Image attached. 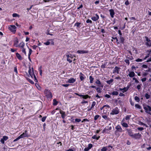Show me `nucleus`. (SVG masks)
<instances>
[{
	"label": "nucleus",
	"mask_w": 151,
	"mask_h": 151,
	"mask_svg": "<svg viewBox=\"0 0 151 151\" xmlns=\"http://www.w3.org/2000/svg\"><path fill=\"white\" fill-rule=\"evenodd\" d=\"M28 73L31 78H34L35 82L37 81L36 78L34 74L33 68H32V69L29 68L28 70Z\"/></svg>",
	"instance_id": "obj_1"
},
{
	"label": "nucleus",
	"mask_w": 151,
	"mask_h": 151,
	"mask_svg": "<svg viewBox=\"0 0 151 151\" xmlns=\"http://www.w3.org/2000/svg\"><path fill=\"white\" fill-rule=\"evenodd\" d=\"M16 28L17 27L14 25H10L9 26V29L14 34L15 33Z\"/></svg>",
	"instance_id": "obj_2"
},
{
	"label": "nucleus",
	"mask_w": 151,
	"mask_h": 151,
	"mask_svg": "<svg viewBox=\"0 0 151 151\" xmlns=\"http://www.w3.org/2000/svg\"><path fill=\"white\" fill-rule=\"evenodd\" d=\"M144 109L145 110V112L150 114L151 112V107L148 105H145L143 106Z\"/></svg>",
	"instance_id": "obj_3"
},
{
	"label": "nucleus",
	"mask_w": 151,
	"mask_h": 151,
	"mask_svg": "<svg viewBox=\"0 0 151 151\" xmlns=\"http://www.w3.org/2000/svg\"><path fill=\"white\" fill-rule=\"evenodd\" d=\"M119 113V109L116 107L112 110L110 114L111 115H114L118 114Z\"/></svg>",
	"instance_id": "obj_4"
},
{
	"label": "nucleus",
	"mask_w": 151,
	"mask_h": 151,
	"mask_svg": "<svg viewBox=\"0 0 151 151\" xmlns=\"http://www.w3.org/2000/svg\"><path fill=\"white\" fill-rule=\"evenodd\" d=\"M67 60L69 63H71L72 61L73 56L71 54H66Z\"/></svg>",
	"instance_id": "obj_5"
},
{
	"label": "nucleus",
	"mask_w": 151,
	"mask_h": 151,
	"mask_svg": "<svg viewBox=\"0 0 151 151\" xmlns=\"http://www.w3.org/2000/svg\"><path fill=\"white\" fill-rule=\"evenodd\" d=\"M146 39V42L145 45L147 47H150L151 46V40L148 38L147 37H145Z\"/></svg>",
	"instance_id": "obj_6"
},
{
	"label": "nucleus",
	"mask_w": 151,
	"mask_h": 151,
	"mask_svg": "<svg viewBox=\"0 0 151 151\" xmlns=\"http://www.w3.org/2000/svg\"><path fill=\"white\" fill-rule=\"evenodd\" d=\"M21 138H23L25 137H28L29 135L27 130H25L24 132L19 136Z\"/></svg>",
	"instance_id": "obj_7"
},
{
	"label": "nucleus",
	"mask_w": 151,
	"mask_h": 151,
	"mask_svg": "<svg viewBox=\"0 0 151 151\" xmlns=\"http://www.w3.org/2000/svg\"><path fill=\"white\" fill-rule=\"evenodd\" d=\"M44 92L47 98H51L52 97V93L50 91L45 90Z\"/></svg>",
	"instance_id": "obj_8"
},
{
	"label": "nucleus",
	"mask_w": 151,
	"mask_h": 151,
	"mask_svg": "<svg viewBox=\"0 0 151 151\" xmlns=\"http://www.w3.org/2000/svg\"><path fill=\"white\" fill-rule=\"evenodd\" d=\"M44 44L46 45H49L50 44L51 45H53L54 43L53 40L49 39L46 42H44Z\"/></svg>",
	"instance_id": "obj_9"
},
{
	"label": "nucleus",
	"mask_w": 151,
	"mask_h": 151,
	"mask_svg": "<svg viewBox=\"0 0 151 151\" xmlns=\"http://www.w3.org/2000/svg\"><path fill=\"white\" fill-rule=\"evenodd\" d=\"M121 68H120L117 67L116 66L114 69L113 70V73H116L117 74H119V71L120 70Z\"/></svg>",
	"instance_id": "obj_10"
},
{
	"label": "nucleus",
	"mask_w": 151,
	"mask_h": 151,
	"mask_svg": "<svg viewBox=\"0 0 151 151\" xmlns=\"http://www.w3.org/2000/svg\"><path fill=\"white\" fill-rule=\"evenodd\" d=\"M88 51L81 50L77 51L76 53L80 54L87 53H88Z\"/></svg>",
	"instance_id": "obj_11"
},
{
	"label": "nucleus",
	"mask_w": 151,
	"mask_h": 151,
	"mask_svg": "<svg viewBox=\"0 0 151 151\" xmlns=\"http://www.w3.org/2000/svg\"><path fill=\"white\" fill-rule=\"evenodd\" d=\"M141 137V135L139 133L134 134L132 138L135 139H139Z\"/></svg>",
	"instance_id": "obj_12"
},
{
	"label": "nucleus",
	"mask_w": 151,
	"mask_h": 151,
	"mask_svg": "<svg viewBox=\"0 0 151 151\" xmlns=\"http://www.w3.org/2000/svg\"><path fill=\"white\" fill-rule=\"evenodd\" d=\"M8 139V137L6 136H4L2 138H1L0 140V142L2 144H4V142L7 140Z\"/></svg>",
	"instance_id": "obj_13"
},
{
	"label": "nucleus",
	"mask_w": 151,
	"mask_h": 151,
	"mask_svg": "<svg viewBox=\"0 0 151 151\" xmlns=\"http://www.w3.org/2000/svg\"><path fill=\"white\" fill-rule=\"evenodd\" d=\"M19 41L17 38L16 37L15 38L14 40V46L16 47H18Z\"/></svg>",
	"instance_id": "obj_14"
},
{
	"label": "nucleus",
	"mask_w": 151,
	"mask_h": 151,
	"mask_svg": "<svg viewBox=\"0 0 151 151\" xmlns=\"http://www.w3.org/2000/svg\"><path fill=\"white\" fill-rule=\"evenodd\" d=\"M93 146L92 144H89L88 145V147L84 148V151H88L92 148Z\"/></svg>",
	"instance_id": "obj_15"
},
{
	"label": "nucleus",
	"mask_w": 151,
	"mask_h": 151,
	"mask_svg": "<svg viewBox=\"0 0 151 151\" xmlns=\"http://www.w3.org/2000/svg\"><path fill=\"white\" fill-rule=\"evenodd\" d=\"M99 18V15L97 14H95V16L92 17L91 18V19L93 21L95 22L98 20Z\"/></svg>",
	"instance_id": "obj_16"
},
{
	"label": "nucleus",
	"mask_w": 151,
	"mask_h": 151,
	"mask_svg": "<svg viewBox=\"0 0 151 151\" xmlns=\"http://www.w3.org/2000/svg\"><path fill=\"white\" fill-rule=\"evenodd\" d=\"M95 83L97 84L98 86L99 87H101L103 88V85L99 81V79H97L96 82H95Z\"/></svg>",
	"instance_id": "obj_17"
},
{
	"label": "nucleus",
	"mask_w": 151,
	"mask_h": 151,
	"mask_svg": "<svg viewBox=\"0 0 151 151\" xmlns=\"http://www.w3.org/2000/svg\"><path fill=\"white\" fill-rule=\"evenodd\" d=\"M116 129L117 130L115 131V132H116L117 131L122 132V129L119 125H117L115 127Z\"/></svg>",
	"instance_id": "obj_18"
},
{
	"label": "nucleus",
	"mask_w": 151,
	"mask_h": 151,
	"mask_svg": "<svg viewBox=\"0 0 151 151\" xmlns=\"http://www.w3.org/2000/svg\"><path fill=\"white\" fill-rule=\"evenodd\" d=\"M124 119L121 122V124L123 127H128V125L127 123L124 122Z\"/></svg>",
	"instance_id": "obj_19"
},
{
	"label": "nucleus",
	"mask_w": 151,
	"mask_h": 151,
	"mask_svg": "<svg viewBox=\"0 0 151 151\" xmlns=\"http://www.w3.org/2000/svg\"><path fill=\"white\" fill-rule=\"evenodd\" d=\"M79 77L80 80L82 81L85 78V76L81 73V72L79 75Z\"/></svg>",
	"instance_id": "obj_20"
},
{
	"label": "nucleus",
	"mask_w": 151,
	"mask_h": 151,
	"mask_svg": "<svg viewBox=\"0 0 151 151\" xmlns=\"http://www.w3.org/2000/svg\"><path fill=\"white\" fill-rule=\"evenodd\" d=\"M76 81V79H74L73 78H71L69 79L67 81L69 83H73L75 82Z\"/></svg>",
	"instance_id": "obj_21"
},
{
	"label": "nucleus",
	"mask_w": 151,
	"mask_h": 151,
	"mask_svg": "<svg viewBox=\"0 0 151 151\" xmlns=\"http://www.w3.org/2000/svg\"><path fill=\"white\" fill-rule=\"evenodd\" d=\"M109 12L111 17L112 18H113L115 14L114 10L113 9H111L109 10Z\"/></svg>",
	"instance_id": "obj_22"
},
{
	"label": "nucleus",
	"mask_w": 151,
	"mask_h": 151,
	"mask_svg": "<svg viewBox=\"0 0 151 151\" xmlns=\"http://www.w3.org/2000/svg\"><path fill=\"white\" fill-rule=\"evenodd\" d=\"M135 75V74L134 72L132 71H130L129 72V74H128V75L129 77L131 78H132Z\"/></svg>",
	"instance_id": "obj_23"
},
{
	"label": "nucleus",
	"mask_w": 151,
	"mask_h": 151,
	"mask_svg": "<svg viewBox=\"0 0 151 151\" xmlns=\"http://www.w3.org/2000/svg\"><path fill=\"white\" fill-rule=\"evenodd\" d=\"M60 113L61 114L62 118L63 119H64L66 116L65 112L64 111L60 110Z\"/></svg>",
	"instance_id": "obj_24"
},
{
	"label": "nucleus",
	"mask_w": 151,
	"mask_h": 151,
	"mask_svg": "<svg viewBox=\"0 0 151 151\" xmlns=\"http://www.w3.org/2000/svg\"><path fill=\"white\" fill-rule=\"evenodd\" d=\"M114 81V79H111L110 80L106 81L107 83L109 85H112L113 84V82Z\"/></svg>",
	"instance_id": "obj_25"
},
{
	"label": "nucleus",
	"mask_w": 151,
	"mask_h": 151,
	"mask_svg": "<svg viewBox=\"0 0 151 151\" xmlns=\"http://www.w3.org/2000/svg\"><path fill=\"white\" fill-rule=\"evenodd\" d=\"M129 85L127 86V87H124L123 88H122V92L123 93H124L126 92L129 89Z\"/></svg>",
	"instance_id": "obj_26"
},
{
	"label": "nucleus",
	"mask_w": 151,
	"mask_h": 151,
	"mask_svg": "<svg viewBox=\"0 0 151 151\" xmlns=\"http://www.w3.org/2000/svg\"><path fill=\"white\" fill-rule=\"evenodd\" d=\"M127 132L129 135L132 137L134 134H133L132 131L130 130L127 129Z\"/></svg>",
	"instance_id": "obj_27"
},
{
	"label": "nucleus",
	"mask_w": 151,
	"mask_h": 151,
	"mask_svg": "<svg viewBox=\"0 0 151 151\" xmlns=\"http://www.w3.org/2000/svg\"><path fill=\"white\" fill-rule=\"evenodd\" d=\"M109 93L110 95H112L114 96H117L118 95L119 93L116 91H113L111 93Z\"/></svg>",
	"instance_id": "obj_28"
},
{
	"label": "nucleus",
	"mask_w": 151,
	"mask_h": 151,
	"mask_svg": "<svg viewBox=\"0 0 151 151\" xmlns=\"http://www.w3.org/2000/svg\"><path fill=\"white\" fill-rule=\"evenodd\" d=\"M16 56L17 58L20 60H22V58L21 55L18 52L16 54Z\"/></svg>",
	"instance_id": "obj_29"
},
{
	"label": "nucleus",
	"mask_w": 151,
	"mask_h": 151,
	"mask_svg": "<svg viewBox=\"0 0 151 151\" xmlns=\"http://www.w3.org/2000/svg\"><path fill=\"white\" fill-rule=\"evenodd\" d=\"M24 43L23 42H22L18 45L19 47H21V48H24Z\"/></svg>",
	"instance_id": "obj_30"
},
{
	"label": "nucleus",
	"mask_w": 151,
	"mask_h": 151,
	"mask_svg": "<svg viewBox=\"0 0 151 151\" xmlns=\"http://www.w3.org/2000/svg\"><path fill=\"white\" fill-rule=\"evenodd\" d=\"M89 79L90 80V83H93L94 78H93L91 76H90Z\"/></svg>",
	"instance_id": "obj_31"
},
{
	"label": "nucleus",
	"mask_w": 151,
	"mask_h": 151,
	"mask_svg": "<svg viewBox=\"0 0 151 151\" xmlns=\"http://www.w3.org/2000/svg\"><path fill=\"white\" fill-rule=\"evenodd\" d=\"M138 124L139 125H141L144 126H145L146 127H148V126H147V125L146 124L143 123L142 122H141V121L139 122Z\"/></svg>",
	"instance_id": "obj_32"
},
{
	"label": "nucleus",
	"mask_w": 151,
	"mask_h": 151,
	"mask_svg": "<svg viewBox=\"0 0 151 151\" xmlns=\"http://www.w3.org/2000/svg\"><path fill=\"white\" fill-rule=\"evenodd\" d=\"M119 38L121 42L122 43H123L124 41V38L122 36H120Z\"/></svg>",
	"instance_id": "obj_33"
},
{
	"label": "nucleus",
	"mask_w": 151,
	"mask_h": 151,
	"mask_svg": "<svg viewBox=\"0 0 151 151\" xmlns=\"http://www.w3.org/2000/svg\"><path fill=\"white\" fill-rule=\"evenodd\" d=\"M100 138V136H99L98 137L96 136V135H94V136H93L92 138L93 139H96V140H98L99 138Z\"/></svg>",
	"instance_id": "obj_34"
},
{
	"label": "nucleus",
	"mask_w": 151,
	"mask_h": 151,
	"mask_svg": "<svg viewBox=\"0 0 151 151\" xmlns=\"http://www.w3.org/2000/svg\"><path fill=\"white\" fill-rule=\"evenodd\" d=\"M58 102L56 101L55 99L53 100V105L54 106L57 105L58 104Z\"/></svg>",
	"instance_id": "obj_35"
},
{
	"label": "nucleus",
	"mask_w": 151,
	"mask_h": 151,
	"mask_svg": "<svg viewBox=\"0 0 151 151\" xmlns=\"http://www.w3.org/2000/svg\"><path fill=\"white\" fill-rule=\"evenodd\" d=\"M96 90L99 93H101V92L102 89L99 87H97L96 88Z\"/></svg>",
	"instance_id": "obj_36"
},
{
	"label": "nucleus",
	"mask_w": 151,
	"mask_h": 151,
	"mask_svg": "<svg viewBox=\"0 0 151 151\" xmlns=\"http://www.w3.org/2000/svg\"><path fill=\"white\" fill-rule=\"evenodd\" d=\"M107 150V147H103L101 150V151H106Z\"/></svg>",
	"instance_id": "obj_37"
},
{
	"label": "nucleus",
	"mask_w": 151,
	"mask_h": 151,
	"mask_svg": "<svg viewBox=\"0 0 151 151\" xmlns=\"http://www.w3.org/2000/svg\"><path fill=\"white\" fill-rule=\"evenodd\" d=\"M135 107L136 108L138 109H142V107L141 106L139 105L138 104H136L135 105Z\"/></svg>",
	"instance_id": "obj_38"
},
{
	"label": "nucleus",
	"mask_w": 151,
	"mask_h": 151,
	"mask_svg": "<svg viewBox=\"0 0 151 151\" xmlns=\"http://www.w3.org/2000/svg\"><path fill=\"white\" fill-rule=\"evenodd\" d=\"M131 117V115H127L125 118V119L126 120H128Z\"/></svg>",
	"instance_id": "obj_39"
},
{
	"label": "nucleus",
	"mask_w": 151,
	"mask_h": 151,
	"mask_svg": "<svg viewBox=\"0 0 151 151\" xmlns=\"http://www.w3.org/2000/svg\"><path fill=\"white\" fill-rule=\"evenodd\" d=\"M145 97L146 99H147L150 98V96L147 93H146L145 95Z\"/></svg>",
	"instance_id": "obj_40"
},
{
	"label": "nucleus",
	"mask_w": 151,
	"mask_h": 151,
	"mask_svg": "<svg viewBox=\"0 0 151 151\" xmlns=\"http://www.w3.org/2000/svg\"><path fill=\"white\" fill-rule=\"evenodd\" d=\"M12 16L13 17H19V15L16 13H14L12 14Z\"/></svg>",
	"instance_id": "obj_41"
},
{
	"label": "nucleus",
	"mask_w": 151,
	"mask_h": 151,
	"mask_svg": "<svg viewBox=\"0 0 151 151\" xmlns=\"http://www.w3.org/2000/svg\"><path fill=\"white\" fill-rule=\"evenodd\" d=\"M134 100L137 102H139L140 101L139 98L137 96H136L134 97Z\"/></svg>",
	"instance_id": "obj_42"
},
{
	"label": "nucleus",
	"mask_w": 151,
	"mask_h": 151,
	"mask_svg": "<svg viewBox=\"0 0 151 151\" xmlns=\"http://www.w3.org/2000/svg\"><path fill=\"white\" fill-rule=\"evenodd\" d=\"M133 49V51L134 52L135 54H137V51L136 49L134 48V47H132Z\"/></svg>",
	"instance_id": "obj_43"
},
{
	"label": "nucleus",
	"mask_w": 151,
	"mask_h": 151,
	"mask_svg": "<svg viewBox=\"0 0 151 151\" xmlns=\"http://www.w3.org/2000/svg\"><path fill=\"white\" fill-rule=\"evenodd\" d=\"M81 24V23L76 22L74 26H76L77 27H79Z\"/></svg>",
	"instance_id": "obj_44"
},
{
	"label": "nucleus",
	"mask_w": 151,
	"mask_h": 151,
	"mask_svg": "<svg viewBox=\"0 0 151 151\" xmlns=\"http://www.w3.org/2000/svg\"><path fill=\"white\" fill-rule=\"evenodd\" d=\"M96 102L95 101H93L92 103V104L91 105V109H92L93 108L94 106L96 105Z\"/></svg>",
	"instance_id": "obj_45"
},
{
	"label": "nucleus",
	"mask_w": 151,
	"mask_h": 151,
	"mask_svg": "<svg viewBox=\"0 0 151 151\" xmlns=\"http://www.w3.org/2000/svg\"><path fill=\"white\" fill-rule=\"evenodd\" d=\"M90 96H89L88 95H84V96L83 97V98L85 99H86L88 98H90Z\"/></svg>",
	"instance_id": "obj_46"
},
{
	"label": "nucleus",
	"mask_w": 151,
	"mask_h": 151,
	"mask_svg": "<svg viewBox=\"0 0 151 151\" xmlns=\"http://www.w3.org/2000/svg\"><path fill=\"white\" fill-rule=\"evenodd\" d=\"M38 70L40 72V74L41 76H42V67L40 66L38 69Z\"/></svg>",
	"instance_id": "obj_47"
},
{
	"label": "nucleus",
	"mask_w": 151,
	"mask_h": 151,
	"mask_svg": "<svg viewBox=\"0 0 151 151\" xmlns=\"http://www.w3.org/2000/svg\"><path fill=\"white\" fill-rule=\"evenodd\" d=\"M143 60H143V58L142 59L138 58L135 61L137 62H142Z\"/></svg>",
	"instance_id": "obj_48"
},
{
	"label": "nucleus",
	"mask_w": 151,
	"mask_h": 151,
	"mask_svg": "<svg viewBox=\"0 0 151 151\" xmlns=\"http://www.w3.org/2000/svg\"><path fill=\"white\" fill-rule=\"evenodd\" d=\"M29 50L28 56H30V55H31V54L32 52V51L31 50V49L30 48H29Z\"/></svg>",
	"instance_id": "obj_49"
},
{
	"label": "nucleus",
	"mask_w": 151,
	"mask_h": 151,
	"mask_svg": "<svg viewBox=\"0 0 151 151\" xmlns=\"http://www.w3.org/2000/svg\"><path fill=\"white\" fill-rule=\"evenodd\" d=\"M133 80L135 81V82L136 83H139V81L135 77L133 78Z\"/></svg>",
	"instance_id": "obj_50"
},
{
	"label": "nucleus",
	"mask_w": 151,
	"mask_h": 151,
	"mask_svg": "<svg viewBox=\"0 0 151 151\" xmlns=\"http://www.w3.org/2000/svg\"><path fill=\"white\" fill-rule=\"evenodd\" d=\"M124 62L127 64L128 65L129 64V60L128 59H126L124 60Z\"/></svg>",
	"instance_id": "obj_51"
},
{
	"label": "nucleus",
	"mask_w": 151,
	"mask_h": 151,
	"mask_svg": "<svg viewBox=\"0 0 151 151\" xmlns=\"http://www.w3.org/2000/svg\"><path fill=\"white\" fill-rule=\"evenodd\" d=\"M105 107L109 108L110 107H109V106L108 105H105L103 107H102L100 108V110H102L104 108H105Z\"/></svg>",
	"instance_id": "obj_52"
},
{
	"label": "nucleus",
	"mask_w": 151,
	"mask_h": 151,
	"mask_svg": "<svg viewBox=\"0 0 151 151\" xmlns=\"http://www.w3.org/2000/svg\"><path fill=\"white\" fill-rule=\"evenodd\" d=\"M102 116L103 118L105 120L107 119V116L106 115H103V114L102 115Z\"/></svg>",
	"instance_id": "obj_53"
},
{
	"label": "nucleus",
	"mask_w": 151,
	"mask_h": 151,
	"mask_svg": "<svg viewBox=\"0 0 151 151\" xmlns=\"http://www.w3.org/2000/svg\"><path fill=\"white\" fill-rule=\"evenodd\" d=\"M46 118H47V117L46 116H44L42 118V119H41L42 122H45L46 120Z\"/></svg>",
	"instance_id": "obj_54"
},
{
	"label": "nucleus",
	"mask_w": 151,
	"mask_h": 151,
	"mask_svg": "<svg viewBox=\"0 0 151 151\" xmlns=\"http://www.w3.org/2000/svg\"><path fill=\"white\" fill-rule=\"evenodd\" d=\"M150 55V53L148 54L145 57L143 58V60H146V59L148 57H149Z\"/></svg>",
	"instance_id": "obj_55"
},
{
	"label": "nucleus",
	"mask_w": 151,
	"mask_h": 151,
	"mask_svg": "<svg viewBox=\"0 0 151 151\" xmlns=\"http://www.w3.org/2000/svg\"><path fill=\"white\" fill-rule=\"evenodd\" d=\"M21 139V138L20 137V136H19L18 137H17V138H16V139H14L13 140V142H16V141H18L19 139Z\"/></svg>",
	"instance_id": "obj_56"
},
{
	"label": "nucleus",
	"mask_w": 151,
	"mask_h": 151,
	"mask_svg": "<svg viewBox=\"0 0 151 151\" xmlns=\"http://www.w3.org/2000/svg\"><path fill=\"white\" fill-rule=\"evenodd\" d=\"M14 71L16 73V74H17L18 73V72L17 71V67L15 66L14 67Z\"/></svg>",
	"instance_id": "obj_57"
},
{
	"label": "nucleus",
	"mask_w": 151,
	"mask_h": 151,
	"mask_svg": "<svg viewBox=\"0 0 151 151\" xmlns=\"http://www.w3.org/2000/svg\"><path fill=\"white\" fill-rule=\"evenodd\" d=\"M99 115H96L95 116L94 118V119L95 120H96L99 118Z\"/></svg>",
	"instance_id": "obj_58"
},
{
	"label": "nucleus",
	"mask_w": 151,
	"mask_h": 151,
	"mask_svg": "<svg viewBox=\"0 0 151 151\" xmlns=\"http://www.w3.org/2000/svg\"><path fill=\"white\" fill-rule=\"evenodd\" d=\"M81 121V119H76L75 122H79Z\"/></svg>",
	"instance_id": "obj_59"
},
{
	"label": "nucleus",
	"mask_w": 151,
	"mask_h": 151,
	"mask_svg": "<svg viewBox=\"0 0 151 151\" xmlns=\"http://www.w3.org/2000/svg\"><path fill=\"white\" fill-rule=\"evenodd\" d=\"M104 97H106L107 98H109L111 97V96L110 95H109V94H106L105 96H104Z\"/></svg>",
	"instance_id": "obj_60"
},
{
	"label": "nucleus",
	"mask_w": 151,
	"mask_h": 151,
	"mask_svg": "<svg viewBox=\"0 0 151 151\" xmlns=\"http://www.w3.org/2000/svg\"><path fill=\"white\" fill-rule=\"evenodd\" d=\"M137 129L140 131H142L144 130V128L143 127H138Z\"/></svg>",
	"instance_id": "obj_61"
},
{
	"label": "nucleus",
	"mask_w": 151,
	"mask_h": 151,
	"mask_svg": "<svg viewBox=\"0 0 151 151\" xmlns=\"http://www.w3.org/2000/svg\"><path fill=\"white\" fill-rule=\"evenodd\" d=\"M142 67L144 68H148L147 66L146 65H143Z\"/></svg>",
	"instance_id": "obj_62"
},
{
	"label": "nucleus",
	"mask_w": 151,
	"mask_h": 151,
	"mask_svg": "<svg viewBox=\"0 0 151 151\" xmlns=\"http://www.w3.org/2000/svg\"><path fill=\"white\" fill-rule=\"evenodd\" d=\"M86 22L87 23H92V21L91 20H90L89 19H88L86 21Z\"/></svg>",
	"instance_id": "obj_63"
},
{
	"label": "nucleus",
	"mask_w": 151,
	"mask_h": 151,
	"mask_svg": "<svg viewBox=\"0 0 151 151\" xmlns=\"http://www.w3.org/2000/svg\"><path fill=\"white\" fill-rule=\"evenodd\" d=\"M125 4L126 6H127L129 4V3L128 0H127L125 2Z\"/></svg>",
	"instance_id": "obj_64"
}]
</instances>
